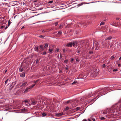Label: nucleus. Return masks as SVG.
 <instances>
[{"instance_id": "obj_1", "label": "nucleus", "mask_w": 121, "mask_h": 121, "mask_svg": "<svg viewBox=\"0 0 121 121\" xmlns=\"http://www.w3.org/2000/svg\"><path fill=\"white\" fill-rule=\"evenodd\" d=\"M26 68L27 67H26L25 64L24 63H22L19 68V71L22 72L24 70V69H26Z\"/></svg>"}, {"instance_id": "obj_2", "label": "nucleus", "mask_w": 121, "mask_h": 121, "mask_svg": "<svg viewBox=\"0 0 121 121\" xmlns=\"http://www.w3.org/2000/svg\"><path fill=\"white\" fill-rule=\"evenodd\" d=\"M88 24L86 22H79L78 23V26L81 25L83 26H85Z\"/></svg>"}, {"instance_id": "obj_3", "label": "nucleus", "mask_w": 121, "mask_h": 121, "mask_svg": "<svg viewBox=\"0 0 121 121\" xmlns=\"http://www.w3.org/2000/svg\"><path fill=\"white\" fill-rule=\"evenodd\" d=\"M95 44L94 46V47H95V48H96L95 50H98V48L97 49V48L98 47V46L99 43H98L96 41H95V42H94V45Z\"/></svg>"}, {"instance_id": "obj_4", "label": "nucleus", "mask_w": 121, "mask_h": 121, "mask_svg": "<svg viewBox=\"0 0 121 121\" xmlns=\"http://www.w3.org/2000/svg\"><path fill=\"white\" fill-rule=\"evenodd\" d=\"M39 50L40 51H43L45 49V47L44 44L41 45L39 46Z\"/></svg>"}, {"instance_id": "obj_5", "label": "nucleus", "mask_w": 121, "mask_h": 121, "mask_svg": "<svg viewBox=\"0 0 121 121\" xmlns=\"http://www.w3.org/2000/svg\"><path fill=\"white\" fill-rule=\"evenodd\" d=\"M109 43L110 42L109 41H108L107 40H106V43H105V44L104 45V44H103V48L104 47H108L109 45Z\"/></svg>"}, {"instance_id": "obj_6", "label": "nucleus", "mask_w": 121, "mask_h": 121, "mask_svg": "<svg viewBox=\"0 0 121 121\" xmlns=\"http://www.w3.org/2000/svg\"><path fill=\"white\" fill-rule=\"evenodd\" d=\"M31 88H30V86H29L27 87L25 89V91H24V93H26L29 91L30 89H31Z\"/></svg>"}, {"instance_id": "obj_7", "label": "nucleus", "mask_w": 121, "mask_h": 121, "mask_svg": "<svg viewBox=\"0 0 121 121\" xmlns=\"http://www.w3.org/2000/svg\"><path fill=\"white\" fill-rule=\"evenodd\" d=\"M34 49L35 51L39 53V51H40L38 46H35L34 48Z\"/></svg>"}, {"instance_id": "obj_8", "label": "nucleus", "mask_w": 121, "mask_h": 121, "mask_svg": "<svg viewBox=\"0 0 121 121\" xmlns=\"http://www.w3.org/2000/svg\"><path fill=\"white\" fill-rule=\"evenodd\" d=\"M78 43V42L76 41H74L72 43L73 45V47H75V46H77Z\"/></svg>"}, {"instance_id": "obj_9", "label": "nucleus", "mask_w": 121, "mask_h": 121, "mask_svg": "<svg viewBox=\"0 0 121 121\" xmlns=\"http://www.w3.org/2000/svg\"><path fill=\"white\" fill-rule=\"evenodd\" d=\"M63 115V113L62 112H61V113H57L56 115V116L59 117L61 116L62 115Z\"/></svg>"}, {"instance_id": "obj_10", "label": "nucleus", "mask_w": 121, "mask_h": 121, "mask_svg": "<svg viewBox=\"0 0 121 121\" xmlns=\"http://www.w3.org/2000/svg\"><path fill=\"white\" fill-rule=\"evenodd\" d=\"M73 46V44L72 42H70L67 44L66 46L68 47H71Z\"/></svg>"}, {"instance_id": "obj_11", "label": "nucleus", "mask_w": 121, "mask_h": 121, "mask_svg": "<svg viewBox=\"0 0 121 121\" xmlns=\"http://www.w3.org/2000/svg\"><path fill=\"white\" fill-rule=\"evenodd\" d=\"M28 103V101L27 99L24 100L22 102L23 103L25 104H27Z\"/></svg>"}, {"instance_id": "obj_12", "label": "nucleus", "mask_w": 121, "mask_h": 121, "mask_svg": "<svg viewBox=\"0 0 121 121\" xmlns=\"http://www.w3.org/2000/svg\"><path fill=\"white\" fill-rule=\"evenodd\" d=\"M25 73L24 72H23L20 74V76L21 77L24 78L25 77Z\"/></svg>"}, {"instance_id": "obj_13", "label": "nucleus", "mask_w": 121, "mask_h": 121, "mask_svg": "<svg viewBox=\"0 0 121 121\" xmlns=\"http://www.w3.org/2000/svg\"><path fill=\"white\" fill-rule=\"evenodd\" d=\"M43 51H39V53H40L41 54L43 55H45L46 54V52L45 51H44L43 52H42Z\"/></svg>"}, {"instance_id": "obj_14", "label": "nucleus", "mask_w": 121, "mask_h": 121, "mask_svg": "<svg viewBox=\"0 0 121 121\" xmlns=\"http://www.w3.org/2000/svg\"><path fill=\"white\" fill-rule=\"evenodd\" d=\"M117 23H116L115 22H113L111 24V25L113 26L117 27Z\"/></svg>"}, {"instance_id": "obj_15", "label": "nucleus", "mask_w": 121, "mask_h": 121, "mask_svg": "<svg viewBox=\"0 0 121 121\" xmlns=\"http://www.w3.org/2000/svg\"><path fill=\"white\" fill-rule=\"evenodd\" d=\"M27 84V82H24L23 83L21 86V87L24 86H25Z\"/></svg>"}, {"instance_id": "obj_16", "label": "nucleus", "mask_w": 121, "mask_h": 121, "mask_svg": "<svg viewBox=\"0 0 121 121\" xmlns=\"http://www.w3.org/2000/svg\"><path fill=\"white\" fill-rule=\"evenodd\" d=\"M117 26H121V23L120 22H117Z\"/></svg>"}, {"instance_id": "obj_17", "label": "nucleus", "mask_w": 121, "mask_h": 121, "mask_svg": "<svg viewBox=\"0 0 121 121\" xmlns=\"http://www.w3.org/2000/svg\"><path fill=\"white\" fill-rule=\"evenodd\" d=\"M112 38V37L111 36H109L107 37V38L105 40H111Z\"/></svg>"}, {"instance_id": "obj_18", "label": "nucleus", "mask_w": 121, "mask_h": 121, "mask_svg": "<svg viewBox=\"0 0 121 121\" xmlns=\"http://www.w3.org/2000/svg\"><path fill=\"white\" fill-rule=\"evenodd\" d=\"M21 111L22 112H26L27 111V109L24 108L21 109Z\"/></svg>"}, {"instance_id": "obj_19", "label": "nucleus", "mask_w": 121, "mask_h": 121, "mask_svg": "<svg viewBox=\"0 0 121 121\" xmlns=\"http://www.w3.org/2000/svg\"><path fill=\"white\" fill-rule=\"evenodd\" d=\"M75 58L76 59V61L77 62H79V59L77 58V56H76Z\"/></svg>"}, {"instance_id": "obj_20", "label": "nucleus", "mask_w": 121, "mask_h": 121, "mask_svg": "<svg viewBox=\"0 0 121 121\" xmlns=\"http://www.w3.org/2000/svg\"><path fill=\"white\" fill-rule=\"evenodd\" d=\"M115 57H114V56H111L110 59H111V60H113V59Z\"/></svg>"}, {"instance_id": "obj_21", "label": "nucleus", "mask_w": 121, "mask_h": 121, "mask_svg": "<svg viewBox=\"0 0 121 121\" xmlns=\"http://www.w3.org/2000/svg\"><path fill=\"white\" fill-rule=\"evenodd\" d=\"M10 20H11V19H10L9 20V21H8V26H9L10 25V24L11 23V22Z\"/></svg>"}, {"instance_id": "obj_22", "label": "nucleus", "mask_w": 121, "mask_h": 121, "mask_svg": "<svg viewBox=\"0 0 121 121\" xmlns=\"http://www.w3.org/2000/svg\"><path fill=\"white\" fill-rule=\"evenodd\" d=\"M42 115L44 117L47 115V114H46L45 112H43L42 114Z\"/></svg>"}, {"instance_id": "obj_23", "label": "nucleus", "mask_w": 121, "mask_h": 121, "mask_svg": "<svg viewBox=\"0 0 121 121\" xmlns=\"http://www.w3.org/2000/svg\"><path fill=\"white\" fill-rule=\"evenodd\" d=\"M59 51V49L57 48H56V49L55 52L56 53L58 52Z\"/></svg>"}, {"instance_id": "obj_24", "label": "nucleus", "mask_w": 121, "mask_h": 121, "mask_svg": "<svg viewBox=\"0 0 121 121\" xmlns=\"http://www.w3.org/2000/svg\"><path fill=\"white\" fill-rule=\"evenodd\" d=\"M16 84V82H12V83L11 84V85H14V86Z\"/></svg>"}, {"instance_id": "obj_25", "label": "nucleus", "mask_w": 121, "mask_h": 121, "mask_svg": "<svg viewBox=\"0 0 121 121\" xmlns=\"http://www.w3.org/2000/svg\"><path fill=\"white\" fill-rule=\"evenodd\" d=\"M10 89H11L13 88L14 86V85H10Z\"/></svg>"}, {"instance_id": "obj_26", "label": "nucleus", "mask_w": 121, "mask_h": 121, "mask_svg": "<svg viewBox=\"0 0 121 121\" xmlns=\"http://www.w3.org/2000/svg\"><path fill=\"white\" fill-rule=\"evenodd\" d=\"M48 44L47 43H46L45 44V48H47L48 47Z\"/></svg>"}, {"instance_id": "obj_27", "label": "nucleus", "mask_w": 121, "mask_h": 121, "mask_svg": "<svg viewBox=\"0 0 121 121\" xmlns=\"http://www.w3.org/2000/svg\"><path fill=\"white\" fill-rule=\"evenodd\" d=\"M105 89L107 91L109 90L110 89L109 87H106L105 88Z\"/></svg>"}, {"instance_id": "obj_28", "label": "nucleus", "mask_w": 121, "mask_h": 121, "mask_svg": "<svg viewBox=\"0 0 121 121\" xmlns=\"http://www.w3.org/2000/svg\"><path fill=\"white\" fill-rule=\"evenodd\" d=\"M32 103L33 105H35L36 104V103L35 101V100H33L32 101Z\"/></svg>"}, {"instance_id": "obj_29", "label": "nucleus", "mask_w": 121, "mask_h": 121, "mask_svg": "<svg viewBox=\"0 0 121 121\" xmlns=\"http://www.w3.org/2000/svg\"><path fill=\"white\" fill-rule=\"evenodd\" d=\"M49 51L51 53H52V52L53 49H50V48L49 49Z\"/></svg>"}, {"instance_id": "obj_30", "label": "nucleus", "mask_w": 121, "mask_h": 121, "mask_svg": "<svg viewBox=\"0 0 121 121\" xmlns=\"http://www.w3.org/2000/svg\"><path fill=\"white\" fill-rule=\"evenodd\" d=\"M53 2V0H51L50 1H49L48 3V4H51Z\"/></svg>"}, {"instance_id": "obj_31", "label": "nucleus", "mask_w": 121, "mask_h": 121, "mask_svg": "<svg viewBox=\"0 0 121 121\" xmlns=\"http://www.w3.org/2000/svg\"><path fill=\"white\" fill-rule=\"evenodd\" d=\"M35 84H34L33 85H32V86H30V88L31 89L34 86H35Z\"/></svg>"}, {"instance_id": "obj_32", "label": "nucleus", "mask_w": 121, "mask_h": 121, "mask_svg": "<svg viewBox=\"0 0 121 121\" xmlns=\"http://www.w3.org/2000/svg\"><path fill=\"white\" fill-rule=\"evenodd\" d=\"M58 22H56L55 23V26H56L58 25Z\"/></svg>"}, {"instance_id": "obj_33", "label": "nucleus", "mask_w": 121, "mask_h": 121, "mask_svg": "<svg viewBox=\"0 0 121 121\" xmlns=\"http://www.w3.org/2000/svg\"><path fill=\"white\" fill-rule=\"evenodd\" d=\"M39 38L42 39H43L44 38V37L41 35L39 36Z\"/></svg>"}, {"instance_id": "obj_34", "label": "nucleus", "mask_w": 121, "mask_h": 121, "mask_svg": "<svg viewBox=\"0 0 121 121\" xmlns=\"http://www.w3.org/2000/svg\"><path fill=\"white\" fill-rule=\"evenodd\" d=\"M77 82L76 81H74L73 83H72V84H74L77 83Z\"/></svg>"}, {"instance_id": "obj_35", "label": "nucleus", "mask_w": 121, "mask_h": 121, "mask_svg": "<svg viewBox=\"0 0 121 121\" xmlns=\"http://www.w3.org/2000/svg\"><path fill=\"white\" fill-rule=\"evenodd\" d=\"M105 23L104 22H101L100 23V25H103Z\"/></svg>"}, {"instance_id": "obj_36", "label": "nucleus", "mask_w": 121, "mask_h": 121, "mask_svg": "<svg viewBox=\"0 0 121 121\" xmlns=\"http://www.w3.org/2000/svg\"><path fill=\"white\" fill-rule=\"evenodd\" d=\"M69 109V107H66L65 108V110H68Z\"/></svg>"}, {"instance_id": "obj_37", "label": "nucleus", "mask_w": 121, "mask_h": 121, "mask_svg": "<svg viewBox=\"0 0 121 121\" xmlns=\"http://www.w3.org/2000/svg\"><path fill=\"white\" fill-rule=\"evenodd\" d=\"M100 119L101 120H104L105 119L104 118V117H101L100 118Z\"/></svg>"}, {"instance_id": "obj_38", "label": "nucleus", "mask_w": 121, "mask_h": 121, "mask_svg": "<svg viewBox=\"0 0 121 121\" xmlns=\"http://www.w3.org/2000/svg\"><path fill=\"white\" fill-rule=\"evenodd\" d=\"M118 69H114L113 70V72H115L117 71L118 70Z\"/></svg>"}, {"instance_id": "obj_39", "label": "nucleus", "mask_w": 121, "mask_h": 121, "mask_svg": "<svg viewBox=\"0 0 121 121\" xmlns=\"http://www.w3.org/2000/svg\"><path fill=\"white\" fill-rule=\"evenodd\" d=\"M71 101V100H69L67 101V103L68 104Z\"/></svg>"}, {"instance_id": "obj_40", "label": "nucleus", "mask_w": 121, "mask_h": 121, "mask_svg": "<svg viewBox=\"0 0 121 121\" xmlns=\"http://www.w3.org/2000/svg\"><path fill=\"white\" fill-rule=\"evenodd\" d=\"M62 32L61 31H58V34H61Z\"/></svg>"}, {"instance_id": "obj_41", "label": "nucleus", "mask_w": 121, "mask_h": 121, "mask_svg": "<svg viewBox=\"0 0 121 121\" xmlns=\"http://www.w3.org/2000/svg\"><path fill=\"white\" fill-rule=\"evenodd\" d=\"M4 69L5 70L4 72V73H5L7 71V68H5Z\"/></svg>"}, {"instance_id": "obj_42", "label": "nucleus", "mask_w": 121, "mask_h": 121, "mask_svg": "<svg viewBox=\"0 0 121 121\" xmlns=\"http://www.w3.org/2000/svg\"><path fill=\"white\" fill-rule=\"evenodd\" d=\"M43 31L44 32H46V31H44V30H41V32H43Z\"/></svg>"}, {"instance_id": "obj_43", "label": "nucleus", "mask_w": 121, "mask_h": 121, "mask_svg": "<svg viewBox=\"0 0 121 121\" xmlns=\"http://www.w3.org/2000/svg\"><path fill=\"white\" fill-rule=\"evenodd\" d=\"M118 45V44H117V43H116L115 44V46H114V47H115V48H117V45Z\"/></svg>"}, {"instance_id": "obj_44", "label": "nucleus", "mask_w": 121, "mask_h": 121, "mask_svg": "<svg viewBox=\"0 0 121 121\" xmlns=\"http://www.w3.org/2000/svg\"><path fill=\"white\" fill-rule=\"evenodd\" d=\"M93 51H90L89 52V54H91L93 53Z\"/></svg>"}, {"instance_id": "obj_45", "label": "nucleus", "mask_w": 121, "mask_h": 121, "mask_svg": "<svg viewBox=\"0 0 121 121\" xmlns=\"http://www.w3.org/2000/svg\"><path fill=\"white\" fill-rule=\"evenodd\" d=\"M74 59H73V58H72L71 59V62H72V63L74 61Z\"/></svg>"}, {"instance_id": "obj_46", "label": "nucleus", "mask_w": 121, "mask_h": 121, "mask_svg": "<svg viewBox=\"0 0 121 121\" xmlns=\"http://www.w3.org/2000/svg\"><path fill=\"white\" fill-rule=\"evenodd\" d=\"M39 62V60L38 59H37L36 60V63H38Z\"/></svg>"}, {"instance_id": "obj_47", "label": "nucleus", "mask_w": 121, "mask_h": 121, "mask_svg": "<svg viewBox=\"0 0 121 121\" xmlns=\"http://www.w3.org/2000/svg\"><path fill=\"white\" fill-rule=\"evenodd\" d=\"M80 107H77L76 108V109L77 110H79L80 109Z\"/></svg>"}, {"instance_id": "obj_48", "label": "nucleus", "mask_w": 121, "mask_h": 121, "mask_svg": "<svg viewBox=\"0 0 121 121\" xmlns=\"http://www.w3.org/2000/svg\"><path fill=\"white\" fill-rule=\"evenodd\" d=\"M65 63H66L67 62H68V60H64V61Z\"/></svg>"}, {"instance_id": "obj_49", "label": "nucleus", "mask_w": 121, "mask_h": 121, "mask_svg": "<svg viewBox=\"0 0 121 121\" xmlns=\"http://www.w3.org/2000/svg\"><path fill=\"white\" fill-rule=\"evenodd\" d=\"M4 27V26H0V28L1 29H3Z\"/></svg>"}, {"instance_id": "obj_50", "label": "nucleus", "mask_w": 121, "mask_h": 121, "mask_svg": "<svg viewBox=\"0 0 121 121\" xmlns=\"http://www.w3.org/2000/svg\"><path fill=\"white\" fill-rule=\"evenodd\" d=\"M9 79H7L5 82V84L8 81Z\"/></svg>"}, {"instance_id": "obj_51", "label": "nucleus", "mask_w": 121, "mask_h": 121, "mask_svg": "<svg viewBox=\"0 0 121 121\" xmlns=\"http://www.w3.org/2000/svg\"><path fill=\"white\" fill-rule=\"evenodd\" d=\"M102 66L103 67H104V68H105L106 67V65H105V64H104L103 65H102Z\"/></svg>"}, {"instance_id": "obj_52", "label": "nucleus", "mask_w": 121, "mask_h": 121, "mask_svg": "<svg viewBox=\"0 0 121 121\" xmlns=\"http://www.w3.org/2000/svg\"><path fill=\"white\" fill-rule=\"evenodd\" d=\"M68 68H69L68 67V66H67L65 68V70H67L68 69Z\"/></svg>"}, {"instance_id": "obj_53", "label": "nucleus", "mask_w": 121, "mask_h": 121, "mask_svg": "<svg viewBox=\"0 0 121 121\" xmlns=\"http://www.w3.org/2000/svg\"><path fill=\"white\" fill-rule=\"evenodd\" d=\"M110 30V31L111 32V33H112V32H114V30L113 29H112V30H111V29Z\"/></svg>"}, {"instance_id": "obj_54", "label": "nucleus", "mask_w": 121, "mask_h": 121, "mask_svg": "<svg viewBox=\"0 0 121 121\" xmlns=\"http://www.w3.org/2000/svg\"><path fill=\"white\" fill-rule=\"evenodd\" d=\"M62 25H61L60 24V25L59 26V28L60 29L61 28V27H62Z\"/></svg>"}, {"instance_id": "obj_55", "label": "nucleus", "mask_w": 121, "mask_h": 121, "mask_svg": "<svg viewBox=\"0 0 121 121\" xmlns=\"http://www.w3.org/2000/svg\"><path fill=\"white\" fill-rule=\"evenodd\" d=\"M113 44L112 43H111V45L110 46V48H111L112 47V46L113 45Z\"/></svg>"}, {"instance_id": "obj_56", "label": "nucleus", "mask_w": 121, "mask_h": 121, "mask_svg": "<svg viewBox=\"0 0 121 121\" xmlns=\"http://www.w3.org/2000/svg\"><path fill=\"white\" fill-rule=\"evenodd\" d=\"M81 50H78L77 52L78 53H79L80 52Z\"/></svg>"}, {"instance_id": "obj_57", "label": "nucleus", "mask_w": 121, "mask_h": 121, "mask_svg": "<svg viewBox=\"0 0 121 121\" xmlns=\"http://www.w3.org/2000/svg\"><path fill=\"white\" fill-rule=\"evenodd\" d=\"M39 81V80H36V81H35L34 82L35 83Z\"/></svg>"}, {"instance_id": "obj_58", "label": "nucleus", "mask_w": 121, "mask_h": 121, "mask_svg": "<svg viewBox=\"0 0 121 121\" xmlns=\"http://www.w3.org/2000/svg\"><path fill=\"white\" fill-rule=\"evenodd\" d=\"M65 49H64L63 50V52H65Z\"/></svg>"}, {"instance_id": "obj_59", "label": "nucleus", "mask_w": 121, "mask_h": 121, "mask_svg": "<svg viewBox=\"0 0 121 121\" xmlns=\"http://www.w3.org/2000/svg\"><path fill=\"white\" fill-rule=\"evenodd\" d=\"M92 120L93 121H95V119L94 118H92Z\"/></svg>"}, {"instance_id": "obj_60", "label": "nucleus", "mask_w": 121, "mask_h": 121, "mask_svg": "<svg viewBox=\"0 0 121 121\" xmlns=\"http://www.w3.org/2000/svg\"><path fill=\"white\" fill-rule=\"evenodd\" d=\"M62 57V56L61 55V54L60 55V58H61Z\"/></svg>"}, {"instance_id": "obj_61", "label": "nucleus", "mask_w": 121, "mask_h": 121, "mask_svg": "<svg viewBox=\"0 0 121 121\" xmlns=\"http://www.w3.org/2000/svg\"><path fill=\"white\" fill-rule=\"evenodd\" d=\"M120 18H116V20H118Z\"/></svg>"}, {"instance_id": "obj_62", "label": "nucleus", "mask_w": 121, "mask_h": 121, "mask_svg": "<svg viewBox=\"0 0 121 121\" xmlns=\"http://www.w3.org/2000/svg\"><path fill=\"white\" fill-rule=\"evenodd\" d=\"M52 47L53 48H55L56 47V46L55 45H53L52 46Z\"/></svg>"}, {"instance_id": "obj_63", "label": "nucleus", "mask_w": 121, "mask_h": 121, "mask_svg": "<svg viewBox=\"0 0 121 121\" xmlns=\"http://www.w3.org/2000/svg\"><path fill=\"white\" fill-rule=\"evenodd\" d=\"M25 28V27L24 26H23L22 27V28H21V29H24Z\"/></svg>"}, {"instance_id": "obj_64", "label": "nucleus", "mask_w": 121, "mask_h": 121, "mask_svg": "<svg viewBox=\"0 0 121 121\" xmlns=\"http://www.w3.org/2000/svg\"><path fill=\"white\" fill-rule=\"evenodd\" d=\"M120 66H121V64H118V67H119Z\"/></svg>"}]
</instances>
